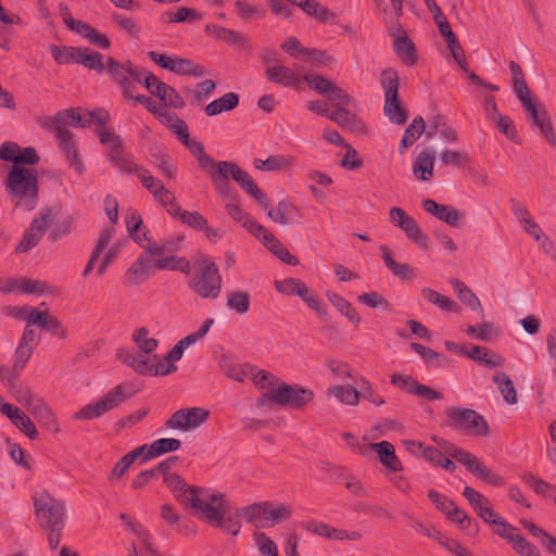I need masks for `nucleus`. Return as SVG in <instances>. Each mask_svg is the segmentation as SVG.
Returning a JSON list of instances; mask_svg holds the SVG:
<instances>
[{
    "instance_id": "obj_1",
    "label": "nucleus",
    "mask_w": 556,
    "mask_h": 556,
    "mask_svg": "<svg viewBox=\"0 0 556 556\" xmlns=\"http://www.w3.org/2000/svg\"><path fill=\"white\" fill-rule=\"evenodd\" d=\"M182 505L189 507L192 514L212 525H223L225 516H229L230 504L224 494L210 489L195 488L194 491H184L179 495Z\"/></svg>"
},
{
    "instance_id": "obj_2",
    "label": "nucleus",
    "mask_w": 556,
    "mask_h": 556,
    "mask_svg": "<svg viewBox=\"0 0 556 556\" xmlns=\"http://www.w3.org/2000/svg\"><path fill=\"white\" fill-rule=\"evenodd\" d=\"M5 190L16 208L33 211L38 204V179L35 169L12 165L5 179Z\"/></svg>"
},
{
    "instance_id": "obj_3",
    "label": "nucleus",
    "mask_w": 556,
    "mask_h": 556,
    "mask_svg": "<svg viewBox=\"0 0 556 556\" xmlns=\"http://www.w3.org/2000/svg\"><path fill=\"white\" fill-rule=\"evenodd\" d=\"M35 516L40 527L46 529H63L66 513L63 503L42 492L34 496Z\"/></svg>"
},
{
    "instance_id": "obj_4",
    "label": "nucleus",
    "mask_w": 556,
    "mask_h": 556,
    "mask_svg": "<svg viewBox=\"0 0 556 556\" xmlns=\"http://www.w3.org/2000/svg\"><path fill=\"white\" fill-rule=\"evenodd\" d=\"M190 288L202 298H216L220 292V277L216 265L202 258L198 273L189 282Z\"/></svg>"
},
{
    "instance_id": "obj_5",
    "label": "nucleus",
    "mask_w": 556,
    "mask_h": 556,
    "mask_svg": "<svg viewBox=\"0 0 556 556\" xmlns=\"http://www.w3.org/2000/svg\"><path fill=\"white\" fill-rule=\"evenodd\" d=\"M243 517L253 522L257 528L273 527L276 523L289 517L290 511L287 506L271 503L254 504L242 508Z\"/></svg>"
},
{
    "instance_id": "obj_6",
    "label": "nucleus",
    "mask_w": 556,
    "mask_h": 556,
    "mask_svg": "<svg viewBox=\"0 0 556 556\" xmlns=\"http://www.w3.org/2000/svg\"><path fill=\"white\" fill-rule=\"evenodd\" d=\"M397 74L393 70H386L381 74V87L384 92V114L392 123L403 124L406 115L397 99Z\"/></svg>"
},
{
    "instance_id": "obj_7",
    "label": "nucleus",
    "mask_w": 556,
    "mask_h": 556,
    "mask_svg": "<svg viewBox=\"0 0 556 556\" xmlns=\"http://www.w3.org/2000/svg\"><path fill=\"white\" fill-rule=\"evenodd\" d=\"M108 73L112 79L118 84L124 97L134 99V91L137 84H144L146 72L137 70L130 65H124L113 59L108 60Z\"/></svg>"
},
{
    "instance_id": "obj_8",
    "label": "nucleus",
    "mask_w": 556,
    "mask_h": 556,
    "mask_svg": "<svg viewBox=\"0 0 556 556\" xmlns=\"http://www.w3.org/2000/svg\"><path fill=\"white\" fill-rule=\"evenodd\" d=\"M126 400V394L122 386H117L102 397L93 403L83 406L75 413V419L90 420L103 416L105 413L114 409Z\"/></svg>"
},
{
    "instance_id": "obj_9",
    "label": "nucleus",
    "mask_w": 556,
    "mask_h": 556,
    "mask_svg": "<svg viewBox=\"0 0 556 556\" xmlns=\"http://www.w3.org/2000/svg\"><path fill=\"white\" fill-rule=\"evenodd\" d=\"M313 392L300 386H290L280 380L276 390L270 392V404H278L282 406H290L292 408H300L311 402Z\"/></svg>"
},
{
    "instance_id": "obj_10",
    "label": "nucleus",
    "mask_w": 556,
    "mask_h": 556,
    "mask_svg": "<svg viewBox=\"0 0 556 556\" xmlns=\"http://www.w3.org/2000/svg\"><path fill=\"white\" fill-rule=\"evenodd\" d=\"M327 98L333 108L330 119L341 127H352L355 117L353 113L354 103L350 96L336 86Z\"/></svg>"
},
{
    "instance_id": "obj_11",
    "label": "nucleus",
    "mask_w": 556,
    "mask_h": 556,
    "mask_svg": "<svg viewBox=\"0 0 556 556\" xmlns=\"http://www.w3.org/2000/svg\"><path fill=\"white\" fill-rule=\"evenodd\" d=\"M131 339L138 349L136 353H125L119 357L129 367L132 368V359H150L153 352L159 346V341L151 334L150 330L146 327H140L132 332Z\"/></svg>"
},
{
    "instance_id": "obj_12",
    "label": "nucleus",
    "mask_w": 556,
    "mask_h": 556,
    "mask_svg": "<svg viewBox=\"0 0 556 556\" xmlns=\"http://www.w3.org/2000/svg\"><path fill=\"white\" fill-rule=\"evenodd\" d=\"M451 425L471 434H484L486 425L482 417L471 409L451 408L447 413Z\"/></svg>"
},
{
    "instance_id": "obj_13",
    "label": "nucleus",
    "mask_w": 556,
    "mask_h": 556,
    "mask_svg": "<svg viewBox=\"0 0 556 556\" xmlns=\"http://www.w3.org/2000/svg\"><path fill=\"white\" fill-rule=\"evenodd\" d=\"M208 417V412L202 407L179 409L166 421L170 429L190 431L202 425Z\"/></svg>"
},
{
    "instance_id": "obj_14",
    "label": "nucleus",
    "mask_w": 556,
    "mask_h": 556,
    "mask_svg": "<svg viewBox=\"0 0 556 556\" xmlns=\"http://www.w3.org/2000/svg\"><path fill=\"white\" fill-rule=\"evenodd\" d=\"M94 131L100 142L106 147L110 161L123 170H131V165L123 153L124 148L121 137L104 127L94 129Z\"/></svg>"
},
{
    "instance_id": "obj_15",
    "label": "nucleus",
    "mask_w": 556,
    "mask_h": 556,
    "mask_svg": "<svg viewBox=\"0 0 556 556\" xmlns=\"http://www.w3.org/2000/svg\"><path fill=\"white\" fill-rule=\"evenodd\" d=\"M94 131L100 142L106 147L110 161L123 170H131V165L123 153L124 148L121 137L104 127L94 129Z\"/></svg>"
},
{
    "instance_id": "obj_16",
    "label": "nucleus",
    "mask_w": 556,
    "mask_h": 556,
    "mask_svg": "<svg viewBox=\"0 0 556 556\" xmlns=\"http://www.w3.org/2000/svg\"><path fill=\"white\" fill-rule=\"evenodd\" d=\"M136 173L142 186L153 195L155 201L167 211L168 207H174L175 195L172 191L165 188L160 180L150 175L146 169L136 167Z\"/></svg>"
},
{
    "instance_id": "obj_17",
    "label": "nucleus",
    "mask_w": 556,
    "mask_h": 556,
    "mask_svg": "<svg viewBox=\"0 0 556 556\" xmlns=\"http://www.w3.org/2000/svg\"><path fill=\"white\" fill-rule=\"evenodd\" d=\"M390 222L401 228L407 238L413 240L419 245H426L427 237L418 226L417 222L410 217L404 210L400 207H392L390 210Z\"/></svg>"
},
{
    "instance_id": "obj_18",
    "label": "nucleus",
    "mask_w": 556,
    "mask_h": 556,
    "mask_svg": "<svg viewBox=\"0 0 556 556\" xmlns=\"http://www.w3.org/2000/svg\"><path fill=\"white\" fill-rule=\"evenodd\" d=\"M132 369L140 375L166 376L177 370V367L165 355L163 357L153 354L150 359L137 358L132 361Z\"/></svg>"
},
{
    "instance_id": "obj_19",
    "label": "nucleus",
    "mask_w": 556,
    "mask_h": 556,
    "mask_svg": "<svg viewBox=\"0 0 556 556\" xmlns=\"http://www.w3.org/2000/svg\"><path fill=\"white\" fill-rule=\"evenodd\" d=\"M144 86L149 92L157 97L164 105L176 109L184 106V100L177 91L165 83L160 81L156 76L152 74L146 75Z\"/></svg>"
},
{
    "instance_id": "obj_20",
    "label": "nucleus",
    "mask_w": 556,
    "mask_h": 556,
    "mask_svg": "<svg viewBox=\"0 0 556 556\" xmlns=\"http://www.w3.org/2000/svg\"><path fill=\"white\" fill-rule=\"evenodd\" d=\"M149 55L153 62L173 73L181 75L192 74L195 77H200L204 74L202 67L195 66L189 60L170 58L166 54L157 53L154 51L149 52Z\"/></svg>"
},
{
    "instance_id": "obj_21",
    "label": "nucleus",
    "mask_w": 556,
    "mask_h": 556,
    "mask_svg": "<svg viewBox=\"0 0 556 556\" xmlns=\"http://www.w3.org/2000/svg\"><path fill=\"white\" fill-rule=\"evenodd\" d=\"M54 137L58 142V147L61 149L66 157L70 166L77 173L81 174L84 170V163L77 153V144L74 139V135L70 130L52 129Z\"/></svg>"
},
{
    "instance_id": "obj_22",
    "label": "nucleus",
    "mask_w": 556,
    "mask_h": 556,
    "mask_svg": "<svg viewBox=\"0 0 556 556\" xmlns=\"http://www.w3.org/2000/svg\"><path fill=\"white\" fill-rule=\"evenodd\" d=\"M0 159L11 161L13 165L23 166L38 163L39 156L31 147L21 148L16 143L8 142L0 147Z\"/></svg>"
},
{
    "instance_id": "obj_23",
    "label": "nucleus",
    "mask_w": 556,
    "mask_h": 556,
    "mask_svg": "<svg viewBox=\"0 0 556 556\" xmlns=\"http://www.w3.org/2000/svg\"><path fill=\"white\" fill-rule=\"evenodd\" d=\"M250 378L252 379L254 386L262 391V395L256 403L257 406L268 407L270 402V392L276 390V387L279 384L280 380L273 374L258 369L255 366L252 368Z\"/></svg>"
},
{
    "instance_id": "obj_24",
    "label": "nucleus",
    "mask_w": 556,
    "mask_h": 556,
    "mask_svg": "<svg viewBox=\"0 0 556 556\" xmlns=\"http://www.w3.org/2000/svg\"><path fill=\"white\" fill-rule=\"evenodd\" d=\"M39 125L45 129L67 130L66 126H80L83 121L79 117V109H66L54 116H42L38 119Z\"/></svg>"
},
{
    "instance_id": "obj_25",
    "label": "nucleus",
    "mask_w": 556,
    "mask_h": 556,
    "mask_svg": "<svg viewBox=\"0 0 556 556\" xmlns=\"http://www.w3.org/2000/svg\"><path fill=\"white\" fill-rule=\"evenodd\" d=\"M391 37L397 55L406 65L416 63L417 55L413 42L407 38L406 33L399 26L391 30Z\"/></svg>"
},
{
    "instance_id": "obj_26",
    "label": "nucleus",
    "mask_w": 556,
    "mask_h": 556,
    "mask_svg": "<svg viewBox=\"0 0 556 556\" xmlns=\"http://www.w3.org/2000/svg\"><path fill=\"white\" fill-rule=\"evenodd\" d=\"M435 151L432 148L424 149L413 162V173L421 181H429L433 177Z\"/></svg>"
},
{
    "instance_id": "obj_27",
    "label": "nucleus",
    "mask_w": 556,
    "mask_h": 556,
    "mask_svg": "<svg viewBox=\"0 0 556 556\" xmlns=\"http://www.w3.org/2000/svg\"><path fill=\"white\" fill-rule=\"evenodd\" d=\"M152 261L146 254H142L128 268L126 281L129 285H140L152 275Z\"/></svg>"
},
{
    "instance_id": "obj_28",
    "label": "nucleus",
    "mask_w": 556,
    "mask_h": 556,
    "mask_svg": "<svg viewBox=\"0 0 556 556\" xmlns=\"http://www.w3.org/2000/svg\"><path fill=\"white\" fill-rule=\"evenodd\" d=\"M460 353L490 368L501 367L504 364V358L501 355L478 345H472L469 349L463 346Z\"/></svg>"
},
{
    "instance_id": "obj_29",
    "label": "nucleus",
    "mask_w": 556,
    "mask_h": 556,
    "mask_svg": "<svg viewBox=\"0 0 556 556\" xmlns=\"http://www.w3.org/2000/svg\"><path fill=\"white\" fill-rule=\"evenodd\" d=\"M267 215L282 226L292 225L299 216V210L291 201L282 200L276 207L269 208Z\"/></svg>"
},
{
    "instance_id": "obj_30",
    "label": "nucleus",
    "mask_w": 556,
    "mask_h": 556,
    "mask_svg": "<svg viewBox=\"0 0 556 556\" xmlns=\"http://www.w3.org/2000/svg\"><path fill=\"white\" fill-rule=\"evenodd\" d=\"M181 442L177 439L162 438L153 441L150 445L143 444L140 447H146L142 455V462L150 460L159 457L164 453L177 451Z\"/></svg>"
},
{
    "instance_id": "obj_31",
    "label": "nucleus",
    "mask_w": 556,
    "mask_h": 556,
    "mask_svg": "<svg viewBox=\"0 0 556 556\" xmlns=\"http://www.w3.org/2000/svg\"><path fill=\"white\" fill-rule=\"evenodd\" d=\"M226 211L232 219L240 223L255 238L261 239V235L264 232L265 228L247 215L236 203H228Z\"/></svg>"
},
{
    "instance_id": "obj_32",
    "label": "nucleus",
    "mask_w": 556,
    "mask_h": 556,
    "mask_svg": "<svg viewBox=\"0 0 556 556\" xmlns=\"http://www.w3.org/2000/svg\"><path fill=\"white\" fill-rule=\"evenodd\" d=\"M231 177L247 193L256 199L264 207H267V202L264 198V194L261 192L252 177L245 170L241 169L239 166H236Z\"/></svg>"
},
{
    "instance_id": "obj_33",
    "label": "nucleus",
    "mask_w": 556,
    "mask_h": 556,
    "mask_svg": "<svg viewBox=\"0 0 556 556\" xmlns=\"http://www.w3.org/2000/svg\"><path fill=\"white\" fill-rule=\"evenodd\" d=\"M28 412L49 430L59 431L56 418L51 408L41 400L34 402Z\"/></svg>"
},
{
    "instance_id": "obj_34",
    "label": "nucleus",
    "mask_w": 556,
    "mask_h": 556,
    "mask_svg": "<svg viewBox=\"0 0 556 556\" xmlns=\"http://www.w3.org/2000/svg\"><path fill=\"white\" fill-rule=\"evenodd\" d=\"M267 78L276 84L298 87L300 79L292 70L282 65H269L266 68Z\"/></svg>"
},
{
    "instance_id": "obj_35",
    "label": "nucleus",
    "mask_w": 556,
    "mask_h": 556,
    "mask_svg": "<svg viewBox=\"0 0 556 556\" xmlns=\"http://www.w3.org/2000/svg\"><path fill=\"white\" fill-rule=\"evenodd\" d=\"M370 448L377 452L380 462L390 470L397 471L401 469V463L395 455L394 447L391 443L382 441L372 443Z\"/></svg>"
},
{
    "instance_id": "obj_36",
    "label": "nucleus",
    "mask_w": 556,
    "mask_h": 556,
    "mask_svg": "<svg viewBox=\"0 0 556 556\" xmlns=\"http://www.w3.org/2000/svg\"><path fill=\"white\" fill-rule=\"evenodd\" d=\"M260 240L269 251H271L282 262L290 265L298 264V260L293 255H291L289 251H287L281 245V243L276 239V237L273 233H270L266 228L264 229V232H262Z\"/></svg>"
},
{
    "instance_id": "obj_37",
    "label": "nucleus",
    "mask_w": 556,
    "mask_h": 556,
    "mask_svg": "<svg viewBox=\"0 0 556 556\" xmlns=\"http://www.w3.org/2000/svg\"><path fill=\"white\" fill-rule=\"evenodd\" d=\"M328 394L338 402L346 405H356L359 401V392L351 384H334L328 388Z\"/></svg>"
},
{
    "instance_id": "obj_38",
    "label": "nucleus",
    "mask_w": 556,
    "mask_h": 556,
    "mask_svg": "<svg viewBox=\"0 0 556 556\" xmlns=\"http://www.w3.org/2000/svg\"><path fill=\"white\" fill-rule=\"evenodd\" d=\"M220 367L227 377L242 382L245 378H250L253 365L248 363H238L225 358L220 363Z\"/></svg>"
},
{
    "instance_id": "obj_39",
    "label": "nucleus",
    "mask_w": 556,
    "mask_h": 556,
    "mask_svg": "<svg viewBox=\"0 0 556 556\" xmlns=\"http://www.w3.org/2000/svg\"><path fill=\"white\" fill-rule=\"evenodd\" d=\"M168 213L197 230L206 228V219L198 212L182 211L174 203V207H168Z\"/></svg>"
},
{
    "instance_id": "obj_40",
    "label": "nucleus",
    "mask_w": 556,
    "mask_h": 556,
    "mask_svg": "<svg viewBox=\"0 0 556 556\" xmlns=\"http://www.w3.org/2000/svg\"><path fill=\"white\" fill-rule=\"evenodd\" d=\"M146 447H138L124 455L113 467L110 480H117L124 477L128 468L136 459L142 457Z\"/></svg>"
},
{
    "instance_id": "obj_41",
    "label": "nucleus",
    "mask_w": 556,
    "mask_h": 556,
    "mask_svg": "<svg viewBox=\"0 0 556 556\" xmlns=\"http://www.w3.org/2000/svg\"><path fill=\"white\" fill-rule=\"evenodd\" d=\"M76 63L98 72L108 71V65L105 66L102 55L88 48H78Z\"/></svg>"
},
{
    "instance_id": "obj_42",
    "label": "nucleus",
    "mask_w": 556,
    "mask_h": 556,
    "mask_svg": "<svg viewBox=\"0 0 556 556\" xmlns=\"http://www.w3.org/2000/svg\"><path fill=\"white\" fill-rule=\"evenodd\" d=\"M292 4L301 8L306 14L315 17L319 22H327L332 14L315 0H289Z\"/></svg>"
},
{
    "instance_id": "obj_43",
    "label": "nucleus",
    "mask_w": 556,
    "mask_h": 556,
    "mask_svg": "<svg viewBox=\"0 0 556 556\" xmlns=\"http://www.w3.org/2000/svg\"><path fill=\"white\" fill-rule=\"evenodd\" d=\"M239 98L236 93L229 92L224 94L217 100H214L205 108V113L208 116H214L226 111H230L238 105Z\"/></svg>"
},
{
    "instance_id": "obj_44",
    "label": "nucleus",
    "mask_w": 556,
    "mask_h": 556,
    "mask_svg": "<svg viewBox=\"0 0 556 556\" xmlns=\"http://www.w3.org/2000/svg\"><path fill=\"white\" fill-rule=\"evenodd\" d=\"M77 26L78 28L75 30V33L86 38L91 45H94L101 49H108L110 47V40L108 37L92 28L89 24L83 22Z\"/></svg>"
},
{
    "instance_id": "obj_45",
    "label": "nucleus",
    "mask_w": 556,
    "mask_h": 556,
    "mask_svg": "<svg viewBox=\"0 0 556 556\" xmlns=\"http://www.w3.org/2000/svg\"><path fill=\"white\" fill-rule=\"evenodd\" d=\"M509 67L513 75L514 90L520 102L523 103L527 100L532 99L530 90L523 79L520 66L515 62H510Z\"/></svg>"
},
{
    "instance_id": "obj_46",
    "label": "nucleus",
    "mask_w": 556,
    "mask_h": 556,
    "mask_svg": "<svg viewBox=\"0 0 556 556\" xmlns=\"http://www.w3.org/2000/svg\"><path fill=\"white\" fill-rule=\"evenodd\" d=\"M493 382L497 386L504 400L509 404L517 402V392L510 378L504 372H496Z\"/></svg>"
},
{
    "instance_id": "obj_47",
    "label": "nucleus",
    "mask_w": 556,
    "mask_h": 556,
    "mask_svg": "<svg viewBox=\"0 0 556 556\" xmlns=\"http://www.w3.org/2000/svg\"><path fill=\"white\" fill-rule=\"evenodd\" d=\"M205 31L207 35L224 40L228 43L232 45H243L244 38L237 31L227 29L217 25H207L205 27Z\"/></svg>"
},
{
    "instance_id": "obj_48",
    "label": "nucleus",
    "mask_w": 556,
    "mask_h": 556,
    "mask_svg": "<svg viewBox=\"0 0 556 556\" xmlns=\"http://www.w3.org/2000/svg\"><path fill=\"white\" fill-rule=\"evenodd\" d=\"M327 298L329 302L341 313L343 314L349 320H351L354 324H359L361 317L356 313V311L352 307V305L344 300L341 295L332 292H327Z\"/></svg>"
},
{
    "instance_id": "obj_49",
    "label": "nucleus",
    "mask_w": 556,
    "mask_h": 556,
    "mask_svg": "<svg viewBox=\"0 0 556 556\" xmlns=\"http://www.w3.org/2000/svg\"><path fill=\"white\" fill-rule=\"evenodd\" d=\"M227 307L237 314H245L250 308V294L244 291H231L227 294Z\"/></svg>"
},
{
    "instance_id": "obj_50",
    "label": "nucleus",
    "mask_w": 556,
    "mask_h": 556,
    "mask_svg": "<svg viewBox=\"0 0 556 556\" xmlns=\"http://www.w3.org/2000/svg\"><path fill=\"white\" fill-rule=\"evenodd\" d=\"M422 296L428 302L439 306L443 311L457 312L459 309L458 305L452 299L442 295L430 288L422 289Z\"/></svg>"
},
{
    "instance_id": "obj_51",
    "label": "nucleus",
    "mask_w": 556,
    "mask_h": 556,
    "mask_svg": "<svg viewBox=\"0 0 556 556\" xmlns=\"http://www.w3.org/2000/svg\"><path fill=\"white\" fill-rule=\"evenodd\" d=\"M182 237L176 236L167 239L163 243H149L146 247V251L152 255H163L166 253H173L181 248Z\"/></svg>"
},
{
    "instance_id": "obj_52",
    "label": "nucleus",
    "mask_w": 556,
    "mask_h": 556,
    "mask_svg": "<svg viewBox=\"0 0 556 556\" xmlns=\"http://www.w3.org/2000/svg\"><path fill=\"white\" fill-rule=\"evenodd\" d=\"M381 250L382 258L387 267L393 273L394 276L405 280L412 278L413 269L407 264L396 263L391 256V254L388 252L386 247H382Z\"/></svg>"
},
{
    "instance_id": "obj_53",
    "label": "nucleus",
    "mask_w": 556,
    "mask_h": 556,
    "mask_svg": "<svg viewBox=\"0 0 556 556\" xmlns=\"http://www.w3.org/2000/svg\"><path fill=\"white\" fill-rule=\"evenodd\" d=\"M160 118L161 122L172 129L181 141L189 136L186 123L179 119L175 114L160 113Z\"/></svg>"
},
{
    "instance_id": "obj_54",
    "label": "nucleus",
    "mask_w": 556,
    "mask_h": 556,
    "mask_svg": "<svg viewBox=\"0 0 556 556\" xmlns=\"http://www.w3.org/2000/svg\"><path fill=\"white\" fill-rule=\"evenodd\" d=\"M154 266L159 269L179 270L186 274L190 270V263L185 258L176 256L161 257L155 262Z\"/></svg>"
},
{
    "instance_id": "obj_55",
    "label": "nucleus",
    "mask_w": 556,
    "mask_h": 556,
    "mask_svg": "<svg viewBox=\"0 0 556 556\" xmlns=\"http://www.w3.org/2000/svg\"><path fill=\"white\" fill-rule=\"evenodd\" d=\"M79 117L83 123L79 127L96 126V129L103 128L104 123L109 118V113L104 110H94L91 112H83L79 109Z\"/></svg>"
},
{
    "instance_id": "obj_56",
    "label": "nucleus",
    "mask_w": 556,
    "mask_h": 556,
    "mask_svg": "<svg viewBox=\"0 0 556 556\" xmlns=\"http://www.w3.org/2000/svg\"><path fill=\"white\" fill-rule=\"evenodd\" d=\"M290 165V160L281 155L269 156L266 160H255V167L261 170H281Z\"/></svg>"
},
{
    "instance_id": "obj_57",
    "label": "nucleus",
    "mask_w": 556,
    "mask_h": 556,
    "mask_svg": "<svg viewBox=\"0 0 556 556\" xmlns=\"http://www.w3.org/2000/svg\"><path fill=\"white\" fill-rule=\"evenodd\" d=\"M304 80L308 84V86L317 91L319 94L328 97V94L336 87L330 80L325 77L317 75H305Z\"/></svg>"
},
{
    "instance_id": "obj_58",
    "label": "nucleus",
    "mask_w": 556,
    "mask_h": 556,
    "mask_svg": "<svg viewBox=\"0 0 556 556\" xmlns=\"http://www.w3.org/2000/svg\"><path fill=\"white\" fill-rule=\"evenodd\" d=\"M50 50H51L53 59L59 64H68L71 62L76 63L78 48L51 46Z\"/></svg>"
},
{
    "instance_id": "obj_59",
    "label": "nucleus",
    "mask_w": 556,
    "mask_h": 556,
    "mask_svg": "<svg viewBox=\"0 0 556 556\" xmlns=\"http://www.w3.org/2000/svg\"><path fill=\"white\" fill-rule=\"evenodd\" d=\"M240 516H243L242 509L232 508L230 506V513L229 516H225V519H223V525H213L214 527L222 528L226 532L236 535L240 531V522L238 521V518Z\"/></svg>"
},
{
    "instance_id": "obj_60",
    "label": "nucleus",
    "mask_w": 556,
    "mask_h": 556,
    "mask_svg": "<svg viewBox=\"0 0 556 556\" xmlns=\"http://www.w3.org/2000/svg\"><path fill=\"white\" fill-rule=\"evenodd\" d=\"M16 282V293L21 294H42L46 290V286L43 282L39 280L31 279H15Z\"/></svg>"
},
{
    "instance_id": "obj_61",
    "label": "nucleus",
    "mask_w": 556,
    "mask_h": 556,
    "mask_svg": "<svg viewBox=\"0 0 556 556\" xmlns=\"http://www.w3.org/2000/svg\"><path fill=\"white\" fill-rule=\"evenodd\" d=\"M510 544L520 556H541L536 546L527 541L520 533L515 535V539Z\"/></svg>"
},
{
    "instance_id": "obj_62",
    "label": "nucleus",
    "mask_w": 556,
    "mask_h": 556,
    "mask_svg": "<svg viewBox=\"0 0 556 556\" xmlns=\"http://www.w3.org/2000/svg\"><path fill=\"white\" fill-rule=\"evenodd\" d=\"M55 217V213L52 208L41 211L38 217H36L30 227L39 237H42L47 227L52 223Z\"/></svg>"
},
{
    "instance_id": "obj_63",
    "label": "nucleus",
    "mask_w": 556,
    "mask_h": 556,
    "mask_svg": "<svg viewBox=\"0 0 556 556\" xmlns=\"http://www.w3.org/2000/svg\"><path fill=\"white\" fill-rule=\"evenodd\" d=\"M236 164L230 162H218L215 164L213 173L210 175L218 188H223L220 181L226 180L229 176L232 175V172L236 168Z\"/></svg>"
},
{
    "instance_id": "obj_64",
    "label": "nucleus",
    "mask_w": 556,
    "mask_h": 556,
    "mask_svg": "<svg viewBox=\"0 0 556 556\" xmlns=\"http://www.w3.org/2000/svg\"><path fill=\"white\" fill-rule=\"evenodd\" d=\"M255 543L262 556H278L277 545L265 533H256Z\"/></svg>"
}]
</instances>
